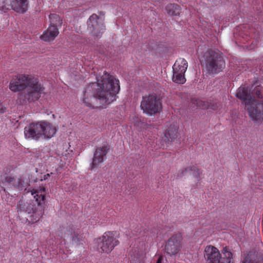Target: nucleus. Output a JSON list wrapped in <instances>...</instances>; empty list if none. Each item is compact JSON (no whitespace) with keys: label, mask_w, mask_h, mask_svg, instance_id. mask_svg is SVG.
Masks as SVG:
<instances>
[{"label":"nucleus","mask_w":263,"mask_h":263,"mask_svg":"<svg viewBox=\"0 0 263 263\" xmlns=\"http://www.w3.org/2000/svg\"><path fill=\"white\" fill-rule=\"evenodd\" d=\"M134 235H136V236H138V234L137 233H136L134 234Z\"/></svg>","instance_id":"nucleus-28"},{"label":"nucleus","mask_w":263,"mask_h":263,"mask_svg":"<svg viewBox=\"0 0 263 263\" xmlns=\"http://www.w3.org/2000/svg\"><path fill=\"white\" fill-rule=\"evenodd\" d=\"M27 0H11V9L19 13H24L28 9Z\"/></svg>","instance_id":"nucleus-18"},{"label":"nucleus","mask_w":263,"mask_h":263,"mask_svg":"<svg viewBox=\"0 0 263 263\" xmlns=\"http://www.w3.org/2000/svg\"><path fill=\"white\" fill-rule=\"evenodd\" d=\"M178 136V128L175 126L171 125L168 128L167 131L164 134V137L163 138L164 141L167 143L169 141H172L176 139Z\"/></svg>","instance_id":"nucleus-20"},{"label":"nucleus","mask_w":263,"mask_h":263,"mask_svg":"<svg viewBox=\"0 0 263 263\" xmlns=\"http://www.w3.org/2000/svg\"><path fill=\"white\" fill-rule=\"evenodd\" d=\"M140 107L143 112L152 115L161 111L162 103L156 95H148L142 97Z\"/></svg>","instance_id":"nucleus-7"},{"label":"nucleus","mask_w":263,"mask_h":263,"mask_svg":"<svg viewBox=\"0 0 263 263\" xmlns=\"http://www.w3.org/2000/svg\"><path fill=\"white\" fill-rule=\"evenodd\" d=\"M223 257H221L219 250L215 247L208 246L204 250V257L208 263H232V253L226 248L223 250Z\"/></svg>","instance_id":"nucleus-6"},{"label":"nucleus","mask_w":263,"mask_h":263,"mask_svg":"<svg viewBox=\"0 0 263 263\" xmlns=\"http://www.w3.org/2000/svg\"><path fill=\"white\" fill-rule=\"evenodd\" d=\"M165 10L167 14L175 16L179 15L181 11L180 6L174 4H168L165 7Z\"/></svg>","instance_id":"nucleus-21"},{"label":"nucleus","mask_w":263,"mask_h":263,"mask_svg":"<svg viewBox=\"0 0 263 263\" xmlns=\"http://www.w3.org/2000/svg\"><path fill=\"white\" fill-rule=\"evenodd\" d=\"M9 88L14 92H23L18 94V99L20 103L24 101L34 102L37 101L44 93V88L39 80L31 76L19 74L12 78Z\"/></svg>","instance_id":"nucleus-2"},{"label":"nucleus","mask_w":263,"mask_h":263,"mask_svg":"<svg viewBox=\"0 0 263 263\" xmlns=\"http://www.w3.org/2000/svg\"><path fill=\"white\" fill-rule=\"evenodd\" d=\"M7 111V107L2 106L0 108V114H3Z\"/></svg>","instance_id":"nucleus-25"},{"label":"nucleus","mask_w":263,"mask_h":263,"mask_svg":"<svg viewBox=\"0 0 263 263\" xmlns=\"http://www.w3.org/2000/svg\"><path fill=\"white\" fill-rule=\"evenodd\" d=\"M182 236L180 233L173 235L167 240L165 250L170 255L177 254L182 248Z\"/></svg>","instance_id":"nucleus-12"},{"label":"nucleus","mask_w":263,"mask_h":263,"mask_svg":"<svg viewBox=\"0 0 263 263\" xmlns=\"http://www.w3.org/2000/svg\"><path fill=\"white\" fill-rule=\"evenodd\" d=\"M57 235L64 239L74 240L78 235V232L76 231L73 226H62L57 232Z\"/></svg>","instance_id":"nucleus-16"},{"label":"nucleus","mask_w":263,"mask_h":263,"mask_svg":"<svg viewBox=\"0 0 263 263\" xmlns=\"http://www.w3.org/2000/svg\"><path fill=\"white\" fill-rule=\"evenodd\" d=\"M251 32H253V30H252V29H251Z\"/></svg>","instance_id":"nucleus-29"},{"label":"nucleus","mask_w":263,"mask_h":263,"mask_svg":"<svg viewBox=\"0 0 263 263\" xmlns=\"http://www.w3.org/2000/svg\"><path fill=\"white\" fill-rule=\"evenodd\" d=\"M236 96L245 104L252 120H263V88L260 85L256 86L251 94L248 87L241 86Z\"/></svg>","instance_id":"nucleus-3"},{"label":"nucleus","mask_w":263,"mask_h":263,"mask_svg":"<svg viewBox=\"0 0 263 263\" xmlns=\"http://www.w3.org/2000/svg\"><path fill=\"white\" fill-rule=\"evenodd\" d=\"M50 25L47 30L41 36V39L44 41L53 40L59 34V31L57 26H61L62 20L56 14H51L49 15Z\"/></svg>","instance_id":"nucleus-9"},{"label":"nucleus","mask_w":263,"mask_h":263,"mask_svg":"<svg viewBox=\"0 0 263 263\" xmlns=\"http://www.w3.org/2000/svg\"><path fill=\"white\" fill-rule=\"evenodd\" d=\"M109 149V146L107 144H104L102 146L96 148L90 165L91 170L98 167L99 164L103 161L104 157L106 155Z\"/></svg>","instance_id":"nucleus-15"},{"label":"nucleus","mask_w":263,"mask_h":263,"mask_svg":"<svg viewBox=\"0 0 263 263\" xmlns=\"http://www.w3.org/2000/svg\"><path fill=\"white\" fill-rule=\"evenodd\" d=\"M2 102H1V101L0 100V107L2 106Z\"/></svg>","instance_id":"nucleus-27"},{"label":"nucleus","mask_w":263,"mask_h":263,"mask_svg":"<svg viewBox=\"0 0 263 263\" xmlns=\"http://www.w3.org/2000/svg\"><path fill=\"white\" fill-rule=\"evenodd\" d=\"M187 173L192 174L195 178L198 179V181H199L200 173L199 170L195 166L192 165L185 168L183 171H182L181 174L182 176H184Z\"/></svg>","instance_id":"nucleus-22"},{"label":"nucleus","mask_w":263,"mask_h":263,"mask_svg":"<svg viewBox=\"0 0 263 263\" xmlns=\"http://www.w3.org/2000/svg\"><path fill=\"white\" fill-rule=\"evenodd\" d=\"M198 56L202 67L209 74H217L225 67V61L218 50L208 49L205 51L198 50Z\"/></svg>","instance_id":"nucleus-5"},{"label":"nucleus","mask_w":263,"mask_h":263,"mask_svg":"<svg viewBox=\"0 0 263 263\" xmlns=\"http://www.w3.org/2000/svg\"><path fill=\"white\" fill-rule=\"evenodd\" d=\"M192 102L195 104L197 107L201 109H211L213 110H216L219 106L217 102L205 101L199 99H193Z\"/></svg>","instance_id":"nucleus-19"},{"label":"nucleus","mask_w":263,"mask_h":263,"mask_svg":"<svg viewBox=\"0 0 263 263\" xmlns=\"http://www.w3.org/2000/svg\"><path fill=\"white\" fill-rule=\"evenodd\" d=\"M42 128L40 122L29 124L24 128L25 137L26 139L39 140L42 138Z\"/></svg>","instance_id":"nucleus-14"},{"label":"nucleus","mask_w":263,"mask_h":263,"mask_svg":"<svg viewBox=\"0 0 263 263\" xmlns=\"http://www.w3.org/2000/svg\"><path fill=\"white\" fill-rule=\"evenodd\" d=\"M161 262H162V259L161 257H159L156 263H161Z\"/></svg>","instance_id":"nucleus-26"},{"label":"nucleus","mask_w":263,"mask_h":263,"mask_svg":"<svg viewBox=\"0 0 263 263\" xmlns=\"http://www.w3.org/2000/svg\"><path fill=\"white\" fill-rule=\"evenodd\" d=\"M61 167L58 166V167H56L55 168V170L54 171H53L52 172H51L50 173H47L46 175H45L44 176V180L48 179L50 177V176L52 175H55L54 177L53 176L52 177V178H53L54 179H55L56 177L57 176H58L59 174H60L61 173Z\"/></svg>","instance_id":"nucleus-24"},{"label":"nucleus","mask_w":263,"mask_h":263,"mask_svg":"<svg viewBox=\"0 0 263 263\" xmlns=\"http://www.w3.org/2000/svg\"><path fill=\"white\" fill-rule=\"evenodd\" d=\"M88 27L92 35L97 37H100L105 30V26L100 21L99 16L96 14H93L89 17Z\"/></svg>","instance_id":"nucleus-13"},{"label":"nucleus","mask_w":263,"mask_h":263,"mask_svg":"<svg viewBox=\"0 0 263 263\" xmlns=\"http://www.w3.org/2000/svg\"><path fill=\"white\" fill-rule=\"evenodd\" d=\"M28 185L27 181H25L21 178L11 176L4 177L0 181V185L5 192L17 189L19 191L26 190Z\"/></svg>","instance_id":"nucleus-8"},{"label":"nucleus","mask_w":263,"mask_h":263,"mask_svg":"<svg viewBox=\"0 0 263 263\" xmlns=\"http://www.w3.org/2000/svg\"><path fill=\"white\" fill-rule=\"evenodd\" d=\"M100 240L98 246L102 251L107 253L110 252L119 243L113 232H105Z\"/></svg>","instance_id":"nucleus-11"},{"label":"nucleus","mask_w":263,"mask_h":263,"mask_svg":"<svg viewBox=\"0 0 263 263\" xmlns=\"http://www.w3.org/2000/svg\"><path fill=\"white\" fill-rule=\"evenodd\" d=\"M31 192L33 199L27 200L21 199L17 205V212L31 214L32 222H36L44 214L46 192L44 187L39 190H33Z\"/></svg>","instance_id":"nucleus-4"},{"label":"nucleus","mask_w":263,"mask_h":263,"mask_svg":"<svg viewBox=\"0 0 263 263\" xmlns=\"http://www.w3.org/2000/svg\"><path fill=\"white\" fill-rule=\"evenodd\" d=\"M42 126V138L43 136L46 139L52 138L56 133L57 129L53 125L46 121L40 122Z\"/></svg>","instance_id":"nucleus-17"},{"label":"nucleus","mask_w":263,"mask_h":263,"mask_svg":"<svg viewBox=\"0 0 263 263\" xmlns=\"http://www.w3.org/2000/svg\"><path fill=\"white\" fill-rule=\"evenodd\" d=\"M119 90V80L105 71L97 82L86 86L82 101L89 108L101 107L115 101Z\"/></svg>","instance_id":"nucleus-1"},{"label":"nucleus","mask_w":263,"mask_h":263,"mask_svg":"<svg viewBox=\"0 0 263 263\" xmlns=\"http://www.w3.org/2000/svg\"><path fill=\"white\" fill-rule=\"evenodd\" d=\"M188 65L187 61L182 58L178 59L173 66V81L178 84H184L186 79L184 73L187 69Z\"/></svg>","instance_id":"nucleus-10"},{"label":"nucleus","mask_w":263,"mask_h":263,"mask_svg":"<svg viewBox=\"0 0 263 263\" xmlns=\"http://www.w3.org/2000/svg\"><path fill=\"white\" fill-rule=\"evenodd\" d=\"M11 9V0H0V11L6 12Z\"/></svg>","instance_id":"nucleus-23"}]
</instances>
